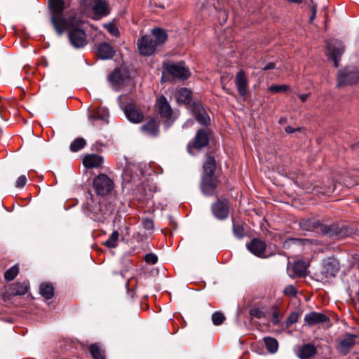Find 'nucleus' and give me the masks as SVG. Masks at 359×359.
Segmentation results:
<instances>
[{"instance_id": "nucleus-8", "label": "nucleus", "mask_w": 359, "mask_h": 359, "mask_svg": "<svg viewBox=\"0 0 359 359\" xmlns=\"http://www.w3.org/2000/svg\"><path fill=\"white\" fill-rule=\"evenodd\" d=\"M304 325L309 327L318 325L327 328L331 326V320L325 313L311 311L304 316Z\"/></svg>"}, {"instance_id": "nucleus-47", "label": "nucleus", "mask_w": 359, "mask_h": 359, "mask_svg": "<svg viewBox=\"0 0 359 359\" xmlns=\"http://www.w3.org/2000/svg\"><path fill=\"white\" fill-rule=\"evenodd\" d=\"M144 260L147 263L154 264L158 261V257L153 253H148L144 256Z\"/></svg>"}, {"instance_id": "nucleus-55", "label": "nucleus", "mask_w": 359, "mask_h": 359, "mask_svg": "<svg viewBox=\"0 0 359 359\" xmlns=\"http://www.w3.org/2000/svg\"><path fill=\"white\" fill-rule=\"evenodd\" d=\"M308 97H309V94L305 93V94L299 95V98L303 102L306 101Z\"/></svg>"}, {"instance_id": "nucleus-25", "label": "nucleus", "mask_w": 359, "mask_h": 359, "mask_svg": "<svg viewBox=\"0 0 359 359\" xmlns=\"http://www.w3.org/2000/svg\"><path fill=\"white\" fill-rule=\"evenodd\" d=\"M91 6H93L95 14L100 17L106 16L109 14L108 7L104 0H95Z\"/></svg>"}, {"instance_id": "nucleus-31", "label": "nucleus", "mask_w": 359, "mask_h": 359, "mask_svg": "<svg viewBox=\"0 0 359 359\" xmlns=\"http://www.w3.org/2000/svg\"><path fill=\"white\" fill-rule=\"evenodd\" d=\"M306 265L302 261H297L294 263L292 269L294 275L298 277H303L306 275Z\"/></svg>"}, {"instance_id": "nucleus-44", "label": "nucleus", "mask_w": 359, "mask_h": 359, "mask_svg": "<svg viewBox=\"0 0 359 359\" xmlns=\"http://www.w3.org/2000/svg\"><path fill=\"white\" fill-rule=\"evenodd\" d=\"M107 31L113 36H118L119 35V31L116 25L112 23H109L105 25Z\"/></svg>"}, {"instance_id": "nucleus-22", "label": "nucleus", "mask_w": 359, "mask_h": 359, "mask_svg": "<svg viewBox=\"0 0 359 359\" xmlns=\"http://www.w3.org/2000/svg\"><path fill=\"white\" fill-rule=\"evenodd\" d=\"M108 117V110L103 107L98 108L96 109V111L90 113L88 115V119L91 123H93L96 120H100L104 123H107Z\"/></svg>"}, {"instance_id": "nucleus-58", "label": "nucleus", "mask_w": 359, "mask_h": 359, "mask_svg": "<svg viewBox=\"0 0 359 359\" xmlns=\"http://www.w3.org/2000/svg\"><path fill=\"white\" fill-rule=\"evenodd\" d=\"M289 2L294 3V4H299L302 2V0H287Z\"/></svg>"}, {"instance_id": "nucleus-14", "label": "nucleus", "mask_w": 359, "mask_h": 359, "mask_svg": "<svg viewBox=\"0 0 359 359\" xmlns=\"http://www.w3.org/2000/svg\"><path fill=\"white\" fill-rule=\"evenodd\" d=\"M324 233L330 237L336 236L337 238H344L352 235L353 233V230L347 226H338L337 225H332L329 227H326L324 231Z\"/></svg>"}, {"instance_id": "nucleus-13", "label": "nucleus", "mask_w": 359, "mask_h": 359, "mask_svg": "<svg viewBox=\"0 0 359 359\" xmlns=\"http://www.w3.org/2000/svg\"><path fill=\"white\" fill-rule=\"evenodd\" d=\"M217 182L215 175H203L201 184L202 192L207 196L212 195L217 186Z\"/></svg>"}, {"instance_id": "nucleus-40", "label": "nucleus", "mask_w": 359, "mask_h": 359, "mask_svg": "<svg viewBox=\"0 0 359 359\" xmlns=\"http://www.w3.org/2000/svg\"><path fill=\"white\" fill-rule=\"evenodd\" d=\"M290 89L287 85H273L269 87L268 90L273 93L285 92Z\"/></svg>"}, {"instance_id": "nucleus-62", "label": "nucleus", "mask_w": 359, "mask_h": 359, "mask_svg": "<svg viewBox=\"0 0 359 359\" xmlns=\"http://www.w3.org/2000/svg\"><path fill=\"white\" fill-rule=\"evenodd\" d=\"M255 351H256L257 353H259V354H262V353H263L262 350H259V349L255 350Z\"/></svg>"}, {"instance_id": "nucleus-20", "label": "nucleus", "mask_w": 359, "mask_h": 359, "mask_svg": "<svg viewBox=\"0 0 359 359\" xmlns=\"http://www.w3.org/2000/svg\"><path fill=\"white\" fill-rule=\"evenodd\" d=\"M140 128L142 133L149 137H156L159 133V124L154 118H150Z\"/></svg>"}, {"instance_id": "nucleus-63", "label": "nucleus", "mask_w": 359, "mask_h": 359, "mask_svg": "<svg viewBox=\"0 0 359 359\" xmlns=\"http://www.w3.org/2000/svg\"><path fill=\"white\" fill-rule=\"evenodd\" d=\"M347 337H356L355 335L354 334H348Z\"/></svg>"}, {"instance_id": "nucleus-49", "label": "nucleus", "mask_w": 359, "mask_h": 359, "mask_svg": "<svg viewBox=\"0 0 359 359\" xmlns=\"http://www.w3.org/2000/svg\"><path fill=\"white\" fill-rule=\"evenodd\" d=\"M284 293L290 296H294L297 290L292 285H289L285 288Z\"/></svg>"}, {"instance_id": "nucleus-37", "label": "nucleus", "mask_w": 359, "mask_h": 359, "mask_svg": "<svg viewBox=\"0 0 359 359\" xmlns=\"http://www.w3.org/2000/svg\"><path fill=\"white\" fill-rule=\"evenodd\" d=\"M19 272V268L17 265L13 266L11 268L6 271L4 278L7 281L13 280Z\"/></svg>"}, {"instance_id": "nucleus-4", "label": "nucleus", "mask_w": 359, "mask_h": 359, "mask_svg": "<svg viewBox=\"0 0 359 359\" xmlns=\"http://www.w3.org/2000/svg\"><path fill=\"white\" fill-rule=\"evenodd\" d=\"M156 111L160 116L165 119V122L171 125L177 118L176 114L172 111L167 99L161 95L156 99L155 104Z\"/></svg>"}, {"instance_id": "nucleus-19", "label": "nucleus", "mask_w": 359, "mask_h": 359, "mask_svg": "<svg viewBox=\"0 0 359 359\" xmlns=\"http://www.w3.org/2000/svg\"><path fill=\"white\" fill-rule=\"evenodd\" d=\"M192 111L196 119L200 124L207 126L210 123V117L200 104H194Z\"/></svg>"}, {"instance_id": "nucleus-42", "label": "nucleus", "mask_w": 359, "mask_h": 359, "mask_svg": "<svg viewBox=\"0 0 359 359\" xmlns=\"http://www.w3.org/2000/svg\"><path fill=\"white\" fill-rule=\"evenodd\" d=\"M300 225L304 230L312 231L316 226V222L312 220L303 221Z\"/></svg>"}, {"instance_id": "nucleus-2", "label": "nucleus", "mask_w": 359, "mask_h": 359, "mask_svg": "<svg viewBox=\"0 0 359 359\" xmlns=\"http://www.w3.org/2000/svg\"><path fill=\"white\" fill-rule=\"evenodd\" d=\"M48 6L51 13V22L59 35L68 27V20L63 15L65 1L63 0H48Z\"/></svg>"}, {"instance_id": "nucleus-21", "label": "nucleus", "mask_w": 359, "mask_h": 359, "mask_svg": "<svg viewBox=\"0 0 359 359\" xmlns=\"http://www.w3.org/2000/svg\"><path fill=\"white\" fill-rule=\"evenodd\" d=\"M103 163V158L97 154L86 155L83 159V165L87 168H99Z\"/></svg>"}, {"instance_id": "nucleus-34", "label": "nucleus", "mask_w": 359, "mask_h": 359, "mask_svg": "<svg viewBox=\"0 0 359 359\" xmlns=\"http://www.w3.org/2000/svg\"><path fill=\"white\" fill-rule=\"evenodd\" d=\"M86 144V142L83 137H78L75 139L70 144V150L72 152H76L83 149Z\"/></svg>"}, {"instance_id": "nucleus-10", "label": "nucleus", "mask_w": 359, "mask_h": 359, "mask_svg": "<svg viewBox=\"0 0 359 359\" xmlns=\"http://www.w3.org/2000/svg\"><path fill=\"white\" fill-rule=\"evenodd\" d=\"M108 80L115 90H119L121 86L127 83L130 79L126 70L116 69L109 75Z\"/></svg>"}, {"instance_id": "nucleus-24", "label": "nucleus", "mask_w": 359, "mask_h": 359, "mask_svg": "<svg viewBox=\"0 0 359 359\" xmlns=\"http://www.w3.org/2000/svg\"><path fill=\"white\" fill-rule=\"evenodd\" d=\"M208 135L203 130H198L194 140V147L197 149H201L208 144Z\"/></svg>"}, {"instance_id": "nucleus-46", "label": "nucleus", "mask_w": 359, "mask_h": 359, "mask_svg": "<svg viewBox=\"0 0 359 359\" xmlns=\"http://www.w3.org/2000/svg\"><path fill=\"white\" fill-rule=\"evenodd\" d=\"M142 226L144 229L150 231L153 229L154 227V222L152 219L149 218H145L142 220Z\"/></svg>"}, {"instance_id": "nucleus-28", "label": "nucleus", "mask_w": 359, "mask_h": 359, "mask_svg": "<svg viewBox=\"0 0 359 359\" xmlns=\"http://www.w3.org/2000/svg\"><path fill=\"white\" fill-rule=\"evenodd\" d=\"M89 351L93 359H105V353L98 344H93L89 346Z\"/></svg>"}, {"instance_id": "nucleus-26", "label": "nucleus", "mask_w": 359, "mask_h": 359, "mask_svg": "<svg viewBox=\"0 0 359 359\" xmlns=\"http://www.w3.org/2000/svg\"><path fill=\"white\" fill-rule=\"evenodd\" d=\"M191 92L187 88H180L177 94V100L179 103L189 104L191 101Z\"/></svg>"}, {"instance_id": "nucleus-3", "label": "nucleus", "mask_w": 359, "mask_h": 359, "mask_svg": "<svg viewBox=\"0 0 359 359\" xmlns=\"http://www.w3.org/2000/svg\"><path fill=\"white\" fill-rule=\"evenodd\" d=\"M83 20L79 18L73 17L68 20V37L70 43L76 48H83L88 43L87 36L85 31L80 27Z\"/></svg>"}, {"instance_id": "nucleus-29", "label": "nucleus", "mask_w": 359, "mask_h": 359, "mask_svg": "<svg viewBox=\"0 0 359 359\" xmlns=\"http://www.w3.org/2000/svg\"><path fill=\"white\" fill-rule=\"evenodd\" d=\"M259 343L264 344L271 353H274L278 351V343L276 338H262Z\"/></svg>"}, {"instance_id": "nucleus-5", "label": "nucleus", "mask_w": 359, "mask_h": 359, "mask_svg": "<svg viewBox=\"0 0 359 359\" xmlns=\"http://www.w3.org/2000/svg\"><path fill=\"white\" fill-rule=\"evenodd\" d=\"M359 81V69L356 67H346L339 70L337 75V86L355 84Z\"/></svg>"}, {"instance_id": "nucleus-61", "label": "nucleus", "mask_w": 359, "mask_h": 359, "mask_svg": "<svg viewBox=\"0 0 359 359\" xmlns=\"http://www.w3.org/2000/svg\"><path fill=\"white\" fill-rule=\"evenodd\" d=\"M194 123V121L193 120H189L187 121V122L186 123V125L187 126H189V125H192Z\"/></svg>"}, {"instance_id": "nucleus-45", "label": "nucleus", "mask_w": 359, "mask_h": 359, "mask_svg": "<svg viewBox=\"0 0 359 359\" xmlns=\"http://www.w3.org/2000/svg\"><path fill=\"white\" fill-rule=\"evenodd\" d=\"M15 287H16L15 293L17 294L23 295V294H26L28 291V288H27V285L25 284L18 283L15 285Z\"/></svg>"}, {"instance_id": "nucleus-59", "label": "nucleus", "mask_w": 359, "mask_h": 359, "mask_svg": "<svg viewBox=\"0 0 359 359\" xmlns=\"http://www.w3.org/2000/svg\"><path fill=\"white\" fill-rule=\"evenodd\" d=\"M287 119L286 118L281 117L279 120L280 123H285L286 122Z\"/></svg>"}, {"instance_id": "nucleus-11", "label": "nucleus", "mask_w": 359, "mask_h": 359, "mask_svg": "<svg viewBox=\"0 0 359 359\" xmlns=\"http://www.w3.org/2000/svg\"><path fill=\"white\" fill-rule=\"evenodd\" d=\"M293 351L299 359H310L316 354L317 348L313 344L307 343L294 346Z\"/></svg>"}, {"instance_id": "nucleus-39", "label": "nucleus", "mask_w": 359, "mask_h": 359, "mask_svg": "<svg viewBox=\"0 0 359 359\" xmlns=\"http://www.w3.org/2000/svg\"><path fill=\"white\" fill-rule=\"evenodd\" d=\"M266 314L267 313H266V311H264L262 309L252 308L250 310V315L252 318H259V319L265 318H266Z\"/></svg>"}, {"instance_id": "nucleus-12", "label": "nucleus", "mask_w": 359, "mask_h": 359, "mask_svg": "<svg viewBox=\"0 0 359 359\" xmlns=\"http://www.w3.org/2000/svg\"><path fill=\"white\" fill-rule=\"evenodd\" d=\"M339 270V262L333 257H330L324 262L321 273L325 278H333L336 276Z\"/></svg>"}, {"instance_id": "nucleus-57", "label": "nucleus", "mask_w": 359, "mask_h": 359, "mask_svg": "<svg viewBox=\"0 0 359 359\" xmlns=\"http://www.w3.org/2000/svg\"><path fill=\"white\" fill-rule=\"evenodd\" d=\"M187 151H188V152H189V154H193V153H192V151H191V144H189L187 145Z\"/></svg>"}, {"instance_id": "nucleus-15", "label": "nucleus", "mask_w": 359, "mask_h": 359, "mask_svg": "<svg viewBox=\"0 0 359 359\" xmlns=\"http://www.w3.org/2000/svg\"><path fill=\"white\" fill-rule=\"evenodd\" d=\"M125 115L129 121L139 123L144 119L143 113L133 104H129L123 109Z\"/></svg>"}, {"instance_id": "nucleus-48", "label": "nucleus", "mask_w": 359, "mask_h": 359, "mask_svg": "<svg viewBox=\"0 0 359 359\" xmlns=\"http://www.w3.org/2000/svg\"><path fill=\"white\" fill-rule=\"evenodd\" d=\"M26 182L27 177L25 175H21L18 178L15 182V187L18 188L22 187L25 185Z\"/></svg>"}, {"instance_id": "nucleus-9", "label": "nucleus", "mask_w": 359, "mask_h": 359, "mask_svg": "<svg viewBox=\"0 0 359 359\" xmlns=\"http://www.w3.org/2000/svg\"><path fill=\"white\" fill-rule=\"evenodd\" d=\"M93 187L97 194L104 196L113 188V182L106 175L101 174L93 180Z\"/></svg>"}, {"instance_id": "nucleus-50", "label": "nucleus", "mask_w": 359, "mask_h": 359, "mask_svg": "<svg viewBox=\"0 0 359 359\" xmlns=\"http://www.w3.org/2000/svg\"><path fill=\"white\" fill-rule=\"evenodd\" d=\"M280 321V316L279 312L275 309L272 313V322L274 324H278Z\"/></svg>"}, {"instance_id": "nucleus-7", "label": "nucleus", "mask_w": 359, "mask_h": 359, "mask_svg": "<svg viewBox=\"0 0 359 359\" xmlns=\"http://www.w3.org/2000/svg\"><path fill=\"white\" fill-rule=\"evenodd\" d=\"M327 55L329 60L334 62L335 67H339V62L344 51V46L341 41L331 39L327 42Z\"/></svg>"}, {"instance_id": "nucleus-23", "label": "nucleus", "mask_w": 359, "mask_h": 359, "mask_svg": "<svg viewBox=\"0 0 359 359\" xmlns=\"http://www.w3.org/2000/svg\"><path fill=\"white\" fill-rule=\"evenodd\" d=\"M114 50L109 43L103 42L100 44L97 55L102 60L111 59L114 55Z\"/></svg>"}, {"instance_id": "nucleus-17", "label": "nucleus", "mask_w": 359, "mask_h": 359, "mask_svg": "<svg viewBox=\"0 0 359 359\" xmlns=\"http://www.w3.org/2000/svg\"><path fill=\"white\" fill-rule=\"evenodd\" d=\"M248 250L253 255L263 257L266 250V245L262 241L254 238L247 245Z\"/></svg>"}, {"instance_id": "nucleus-35", "label": "nucleus", "mask_w": 359, "mask_h": 359, "mask_svg": "<svg viewBox=\"0 0 359 359\" xmlns=\"http://www.w3.org/2000/svg\"><path fill=\"white\" fill-rule=\"evenodd\" d=\"M335 190V185L332 184L330 186H327L324 188L320 187L318 186H316L313 189V191H314L317 194H323V195H328L333 193Z\"/></svg>"}, {"instance_id": "nucleus-38", "label": "nucleus", "mask_w": 359, "mask_h": 359, "mask_svg": "<svg viewBox=\"0 0 359 359\" xmlns=\"http://www.w3.org/2000/svg\"><path fill=\"white\" fill-rule=\"evenodd\" d=\"M119 238V233L117 231H114L109 236V239L104 242V245L108 248H115Z\"/></svg>"}, {"instance_id": "nucleus-41", "label": "nucleus", "mask_w": 359, "mask_h": 359, "mask_svg": "<svg viewBox=\"0 0 359 359\" xmlns=\"http://www.w3.org/2000/svg\"><path fill=\"white\" fill-rule=\"evenodd\" d=\"M233 233L238 238H241L244 236V229L242 225L239 224H233Z\"/></svg>"}, {"instance_id": "nucleus-56", "label": "nucleus", "mask_w": 359, "mask_h": 359, "mask_svg": "<svg viewBox=\"0 0 359 359\" xmlns=\"http://www.w3.org/2000/svg\"><path fill=\"white\" fill-rule=\"evenodd\" d=\"M351 149H356V148L359 147V141H358V142H356V143H355V144H351Z\"/></svg>"}, {"instance_id": "nucleus-52", "label": "nucleus", "mask_w": 359, "mask_h": 359, "mask_svg": "<svg viewBox=\"0 0 359 359\" xmlns=\"http://www.w3.org/2000/svg\"><path fill=\"white\" fill-rule=\"evenodd\" d=\"M276 68V64L275 62H270L263 67V70H269L273 69Z\"/></svg>"}, {"instance_id": "nucleus-30", "label": "nucleus", "mask_w": 359, "mask_h": 359, "mask_svg": "<svg viewBox=\"0 0 359 359\" xmlns=\"http://www.w3.org/2000/svg\"><path fill=\"white\" fill-rule=\"evenodd\" d=\"M354 338H344L341 340L338 349L343 354L346 355L354 345Z\"/></svg>"}, {"instance_id": "nucleus-53", "label": "nucleus", "mask_w": 359, "mask_h": 359, "mask_svg": "<svg viewBox=\"0 0 359 359\" xmlns=\"http://www.w3.org/2000/svg\"><path fill=\"white\" fill-rule=\"evenodd\" d=\"M311 7V12L313 13V14H316L317 12V5L313 3V1H311V5H309Z\"/></svg>"}, {"instance_id": "nucleus-51", "label": "nucleus", "mask_w": 359, "mask_h": 359, "mask_svg": "<svg viewBox=\"0 0 359 359\" xmlns=\"http://www.w3.org/2000/svg\"><path fill=\"white\" fill-rule=\"evenodd\" d=\"M300 128H292L291 126H287L285 128V130L287 133H293L296 131H299L300 130Z\"/></svg>"}, {"instance_id": "nucleus-32", "label": "nucleus", "mask_w": 359, "mask_h": 359, "mask_svg": "<svg viewBox=\"0 0 359 359\" xmlns=\"http://www.w3.org/2000/svg\"><path fill=\"white\" fill-rule=\"evenodd\" d=\"M203 175H215V160L209 155L207 156L206 161L203 165Z\"/></svg>"}, {"instance_id": "nucleus-36", "label": "nucleus", "mask_w": 359, "mask_h": 359, "mask_svg": "<svg viewBox=\"0 0 359 359\" xmlns=\"http://www.w3.org/2000/svg\"><path fill=\"white\" fill-rule=\"evenodd\" d=\"M225 320L226 317L224 314L221 311H215L212 314L211 320L214 325H220L224 322Z\"/></svg>"}, {"instance_id": "nucleus-43", "label": "nucleus", "mask_w": 359, "mask_h": 359, "mask_svg": "<svg viewBox=\"0 0 359 359\" xmlns=\"http://www.w3.org/2000/svg\"><path fill=\"white\" fill-rule=\"evenodd\" d=\"M299 317V314L297 312H292L290 313V315L287 317L286 320V325L287 326L292 325L298 321Z\"/></svg>"}, {"instance_id": "nucleus-6", "label": "nucleus", "mask_w": 359, "mask_h": 359, "mask_svg": "<svg viewBox=\"0 0 359 359\" xmlns=\"http://www.w3.org/2000/svg\"><path fill=\"white\" fill-rule=\"evenodd\" d=\"M163 67L165 71L174 78L185 80L190 76L189 70L184 62H164Z\"/></svg>"}, {"instance_id": "nucleus-27", "label": "nucleus", "mask_w": 359, "mask_h": 359, "mask_svg": "<svg viewBox=\"0 0 359 359\" xmlns=\"http://www.w3.org/2000/svg\"><path fill=\"white\" fill-rule=\"evenodd\" d=\"M89 212L91 214L90 216L93 220H102L108 215L106 210H102L100 204L98 207L90 208Z\"/></svg>"}, {"instance_id": "nucleus-33", "label": "nucleus", "mask_w": 359, "mask_h": 359, "mask_svg": "<svg viewBox=\"0 0 359 359\" xmlns=\"http://www.w3.org/2000/svg\"><path fill=\"white\" fill-rule=\"evenodd\" d=\"M40 293L46 299H50L54 294L53 285L49 283H41L40 285Z\"/></svg>"}, {"instance_id": "nucleus-18", "label": "nucleus", "mask_w": 359, "mask_h": 359, "mask_svg": "<svg viewBox=\"0 0 359 359\" xmlns=\"http://www.w3.org/2000/svg\"><path fill=\"white\" fill-rule=\"evenodd\" d=\"M213 215L219 219H224L227 217L229 214V206L226 201H218L212 205Z\"/></svg>"}, {"instance_id": "nucleus-54", "label": "nucleus", "mask_w": 359, "mask_h": 359, "mask_svg": "<svg viewBox=\"0 0 359 359\" xmlns=\"http://www.w3.org/2000/svg\"><path fill=\"white\" fill-rule=\"evenodd\" d=\"M129 175H130V170L129 169L125 170L124 172H123V177H124L125 181H130V180H128L127 178ZM132 180H133V179L130 180V181H132Z\"/></svg>"}, {"instance_id": "nucleus-16", "label": "nucleus", "mask_w": 359, "mask_h": 359, "mask_svg": "<svg viewBox=\"0 0 359 359\" xmlns=\"http://www.w3.org/2000/svg\"><path fill=\"white\" fill-rule=\"evenodd\" d=\"M235 83L241 96L245 97L248 93V82L245 73L241 70L236 76Z\"/></svg>"}, {"instance_id": "nucleus-60", "label": "nucleus", "mask_w": 359, "mask_h": 359, "mask_svg": "<svg viewBox=\"0 0 359 359\" xmlns=\"http://www.w3.org/2000/svg\"><path fill=\"white\" fill-rule=\"evenodd\" d=\"M315 17H316V14H313V13H312V15H311V16L310 17V20H309V21H310V22H312V21L313 20V19L315 18Z\"/></svg>"}, {"instance_id": "nucleus-1", "label": "nucleus", "mask_w": 359, "mask_h": 359, "mask_svg": "<svg viewBox=\"0 0 359 359\" xmlns=\"http://www.w3.org/2000/svg\"><path fill=\"white\" fill-rule=\"evenodd\" d=\"M151 33V36L144 35L137 43L138 52L142 55H153L168 39L166 32L161 28H154Z\"/></svg>"}]
</instances>
